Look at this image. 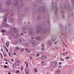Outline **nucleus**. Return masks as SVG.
Segmentation results:
<instances>
[{
    "mask_svg": "<svg viewBox=\"0 0 74 74\" xmlns=\"http://www.w3.org/2000/svg\"><path fill=\"white\" fill-rule=\"evenodd\" d=\"M42 51H44V48H43L42 49Z\"/></svg>",
    "mask_w": 74,
    "mask_h": 74,
    "instance_id": "nucleus-59",
    "label": "nucleus"
},
{
    "mask_svg": "<svg viewBox=\"0 0 74 74\" xmlns=\"http://www.w3.org/2000/svg\"><path fill=\"white\" fill-rule=\"evenodd\" d=\"M29 42L30 44H33L34 45H35V41H32V40H30V41H29Z\"/></svg>",
    "mask_w": 74,
    "mask_h": 74,
    "instance_id": "nucleus-10",
    "label": "nucleus"
},
{
    "mask_svg": "<svg viewBox=\"0 0 74 74\" xmlns=\"http://www.w3.org/2000/svg\"><path fill=\"white\" fill-rule=\"evenodd\" d=\"M34 71L35 72H37V69L36 68H34Z\"/></svg>",
    "mask_w": 74,
    "mask_h": 74,
    "instance_id": "nucleus-23",
    "label": "nucleus"
},
{
    "mask_svg": "<svg viewBox=\"0 0 74 74\" xmlns=\"http://www.w3.org/2000/svg\"><path fill=\"white\" fill-rule=\"evenodd\" d=\"M10 30L13 32H18V31L16 29V28H12L10 29Z\"/></svg>",
    "mask_w": 74,
    "mask_h": 74,
    "instance_id": "nucleus-5",
    "label": "nucleus"
},
{
    "mask_svg": "<svg viewBox=\"0 0 74 74\" xmlns=\"http://www.w3.org/2000/svg\"><path fill=\"white\" fill-rule=\"evenodd\" d=\"M17 16L18 17H19V18H21V17H23V16H22V15L21 14H18L17 15Z\"/></svg>",
    "mask_w": 74,
    "mask_h": 74,
    "instance_id": "nucleus-15",
    "label": "nucleus"
},
{
    "mask_svg": "<svg viewBox=\"0 0 74 74\" xmlns=\"http://www.w3.org/2000/svg\"><path fill=\"white\" fill-rule=\"evenodd\" d=\"M56 73L57 74H59L60 73V71L59 70H58L56 71Z\"/></svg>",
    "mask_w": 74,
    "mask_h": 74,
    "instance_id": "nucleus-18",
    "label": "nucleus"
},
{
    "mask_svg": "<svg viewBox=\"0 0 74 74\" xmlns=\"http://www.w3.org/2000/svg\"><path fill=\"white\" fill-rule=\"evenodd\" d=\"M46 58H47V57H45V56H42L41 58V59H42V60H45V59Z\"/></svg>",
    "mask_w": 74,
    "mask_h": 74,
    "instance_id": "nucleus-11",
    "label": "nucleus"
},
{
    "mask_svg": "<svg viewBox=\"0 0 74 74\" xmlns=\"http://www.w3.org/2000/svg\"><path fill=\"white\" fill-rule=\"evenodd\" d=\"M11 3H12V2L10 1H7L5 3L6 5H10V4H11Z\"/></svg>",
    "mask_w": 74,
    "mask_h": 74,
    "instance_id": "nucleus-9",
    "label": "nucleus"
},
{
    "mask_svg": "<svg viewBox=\"0 0 74 74\" xmlns=\"http://www.w3.org/2000/svg\"><path fill=\"white\" fill-rule=\"evenodd\" d=\"M21 30L23 31L25 30H26V29L25 28H22L21 29Z\"/></svg>",
    "mask_w": 74,
    "mask_h": 74,
    "instance_id": "nucleus-24",
    "label": "nucleus"
},
{
    "mask_svg": "<svg viewBox=\"0 0 74 74\" xmlns=\"http://www.w3.org/2000/svg\"><path fill=\"white\" fill-rule=\"evenodd\" d=\"M57 44V42H54V45H56V44Z\"/></svg>",
    "mask_w": 74,
    "mask_h": 74,
    "instance_id": "nucleus-49",
    "label": "nucleus"
},
{
    "mask_svg": "<svg viewBox=\"0 0 74 74\" xmlns=\"http://www.w3.org/2000/svg\"><path fill=\"white\" fill-rule=\"evenodd\" d=\"M68 26H70V23L69 24Z\"/></svg>",
    "mask_w": 74,
    "mask_h": 74,
    "instance_id": "nucleus-63",
    "label": "nucleus"
},
{
    "mask_svg": "<svg viewBox=\"0 0 74 74\" xmlns=\"http://www.w3.org/2000/svg\"><path fill=\"white\" fill-rule=\"evenodd\" d=\"M12 66L14 68H15L16 66V64L15 63H14L12 65Z\"/></svg>",
    "mask_w": 74,
    "mask_h": 74,
    "instance_id": "nucleus-13",
    "label": "nucleus"
},
{
    "mask_svg": "<svg viewBox=\"0 0 74 74\" xmlns=\"http://www.w3.org/2000/svg\"><path fill=\"white\" fill-rule=\"evenodd\" d=\"M11 35H12V36H14V34L13 33V34H12Z\"/></svg>",
    "mask_w": 74,
    "mask_h": 74,
    "instance_id": "nucleus-62",
    "label": "nucleus"
},
{
    "mask_svg": "<svg viewBox=\"0 0 74 74\" xmlns=\"http://www.w3.org/2000/svg\"><path fill=\"white\" fill-rule=\"evenodd\" d=\"M16 73H19V70H17L16 71Z\"/></svg>",
    "mask_w": 74,
    "mask_h": 74,
    "instance_id": "nucleus-34",
    "label": "nucleus"
},
{
    "mask_svg": "<svg viewBox=\"0 0 74 74\" xmlns=\"http://www.w3.org/2000/svg\"><path fill=\"white\" fill-rule=\"evenodd\" d=\"M41 46H42V48H44V44H41Z\"/></svg>",
    "mask_w": 74,
    "mask_h": 74,
    "instance_id": "nucleus-30",
    "label": "nucleus"
},
{
    "mask_svg": "<svg viewBox=\"0 0 74 74\" xmlns=\"http://www.w3.org/2000/svg\"><path fill=\"white\" fill-rule=\"evenodd\" d=\"M20 61L19 60H18L17 61V65H18V66H19V64H20Z\"/></svg>",
    "mask_w": 74,
    "mask_h": 74,
    "instance_id": "nucleus-14",
    "label": "nucleus"
},
{
    "mask_svg": "<svg viewBox=\"0 0 74 74\" xmlns=\"http://www.w3.org/2000/svg\"><path fill=\"white\" fill-rule=\"evenodd\" d=\"M8 53L9 54V56H10H10H11V54H10V53H10V52H9Z\"/></svg>",
    "mask_w": 74,
    "mask_h": 74,
    "instance_id": "nucleus-28",
    "label": "nucleus"
},
{
    "mask_svg": "<svg viewBox=\"0 0 74 74\" xmlns=\"http://www.w3.org/2000/svg\"><path fill=\"white\" fill-rule=\"evenodd\" d=\"M6 46L7 47L9 46V43L8 42H7L6 43Z\"/></svg>",
    "mask_w": 74,
    "mask_h": 74,
    "instance_id": "nucleus-19",
    "label": "nucleus"
},
{
    "mask_svg": "<svg viewBox=\"0 0 74 74\" xmlns=\"http://www.w3.org/2000/svg\"><path fill=\"white\" fill-rule=\"evenodd\" d=\"M4 67H5V69H6V68H7V66L6 65H4Z\"/></svg>",
    "mask_w": 74,
    "mask_h": 74,
    "instance_id": "nucleus-37",
    "label": "nucleus"
},
{
    "mask_svg": "<svg viewBox=\"0 0 74 74\" xmlns=\"http://www.w3.org/2000/svg\"><path fill=\"white\" fill-rule=\"evenodd\" d=\"M22 52H23V51H24V49L23 48H22L21 49Z\"/></svg>",
    "mask_w": 74,
    "mask_h": 74,
    "instance_id": "nucleus-32",
    "label": "nucleus"
},
{
    "mask_svg": "<svg viewBox=\"0 0 74 74\" xmlns=\"http://www.w3.org/2000/svg\"><path fill=\"white\" fill-rule=\"evenodd\" d=\"M36 1H40V0H36Z\"/></svg>",
    "mask_w": 74,
    "mask_h": 74,
    "instance_id": "nucleus-55",
    "label": "nucleus"
},
{
    "mask_svg": "<svg viewBox=\"0 0 74 74\" xmlns=\"http://www.w3.org/2000/svg\"><path fill=\"white\" fill-rule=\"evenodd\" d=\"M6 50L7 52H8V50L7 49V48H6Z\"/></svg>",
    "mask_w": 74,
    "mask_h": 74,
    "instance_id": "nucleus-41",
    "label": "nucleus"
},
{
    "mask_svg": "<svg viewBox=\"0 0 74 74\" xmlns=\"http://www.w3.org/2000/svg\"><path fill=\"white\" fill-rule=\"evenodd\" d=\"M17 4H18V3L16 2L15 3H14V5H15V6H16V5H17Z\"/></svg>",
    "mask_w": 74,
    "mask_h": 74,
    "instance_id": "nucleus-27",
    "label": "nucleus"
},
{
    "mask_svg": "<svg viewBox=\"0 0 74 74\" xmlns=\"http://www.w3.org/2000/svg\"><path fill=\"white\" fill-rule=\"evenodd\" d=\"M23 32L24 33H25V34H26V32L25 31H23Z\"/></svg>",
    "mask_w": 74,
    "mask_h": 74,
    "instance_id": "nucleus-43",
    "label": "nucleus"
},
{
    "mask_svg": "<svg viewBox=\"0 0 74 74\" xmlns=\"http://www.w3.org/2000/svg\"><path fill=\"white\" fill-rule=\"evenodd\" d=\"M62 18H64V16H62Z\"/></svg>",
    "mask_w": 74,
    "mask_h": 74,
    "instance_id": "nucleus-56",
    "label": "nucleus"
},
{
    "mask_svg": "<svg viewBox=\"0 0 74 74\" xmlns=\"http://www.w3.org/2000/svg\"><path fill=\"white\" fill-rule=\"evenodd\" d=\"M66 58L67 59H70V58H69V57H66Z\"/></svg>",
    "mask_w": 74,
    "mask_h": 74,
    "instance_id": "nucleus-36",
    "label": "nucleus"
},
{
    "mask_svg": "<svg viewBox=\"0 0 74 74\" xmlns=\"http://www.w3.org/2000/svg\"><path fill=\"white\" fill-rule=\"evenodd\" d=\"M8 74H11V73H10V72H8Z\"/></svg>",
    "mask_w": 74,
    "mask_h": 74,
    "instance_id": "nucleus-60",
    "label": "nucleus"
},
{
    "mask_svg": "<svg viewBox=\"0 0 74 74\" xmlns=\"http://www.w3.org/2000/svg\"><path fill=\"white\" fill-rule=\"evenodd\" d=\"M13 55H16V53H14Z\"/></svg>",
    "mask_w": 74,
    "mask_h": 74,
    "instance_id": "nucleus-38",
    "label": "nucleus"
},
{
    "mask_svg": "<svg viewBox=\"0 0 74 74\" xmlns=\"http://www.w3.org/2000/svg\"><path fill=\"white\" fill-rule=\"evenodd\" d=\"M3 55L4 56V57H5V56H7V54H3Z\"/></svg>",
    "mask_w": 74,
    "mask_h": 74,
    "instance_id": "nucleus-40",
    "label": "nucleus"
},
{
    "mask_svg": "<svg viewBox=\"0 0 74 74\" xmlns=\"http://www.w3.org/2000/svg\"><path fill=\"white\" fill-rule=\"evenodd\" d=\"M52 41L53 42H55V40L54 39H52Z\"/></svg>",
    "mask_w": 74,
    "mask_h": 74,
    "instance_id": "nucleus-39",
    "label": "nucleus"
},
{
    "mask_svg": "<svg viewBox=\"0 0 74 74\" xmlns=\"http://www.w3.org/2000/svg\"><path fill=\"white\" fill-rule=\"evenodd\" d=\"M5 64H8V62H5Z\"/></svg>",
    "mask_w": 74,
    "mask_h": 74,
    "instance_id": "nucleus-53",
    "label": "nucleus"
},
{
    "mask_svg": "<svg viewBox=\"0 0 74 74\" xmlns=\"http://www.w3.org/2000/svg\"><path fill=\"white\" fill-rule=\"evenodd\" d=\"M8 17V14H6L3 16V19H4L3 22H6L7 20V18Z\"/></svg>",
    "mask_w": 74,
    "mask_h": 74,
    "instance_id": "nucleus-2",
    "label": "nucleus"
},
{
    "mask_svg": "<svg viewBox=\"0 0 74 74\" xmlns=\"http://www.w3.org/2000/svg\"><path fill=\"white\" fill-rule=\"evenodd\" d=\"M35 39L38 41H41L42 40V38L40 37H37Z\"/></svg>",
    "mask_w": 74,
    "mask_h": 74,
    "instance_id": "nucleus-8",
    "label": "nucleus"
},
{
    "mask_svg": "<svg viewBox=\"0 0 74 74\" xmlns=\"http://www.w3.org/2000/svg\"><path fill=\"white\" fill-rule=\"evenodd\" d=\"M25 73L26 74H28L29 73V72L28 71H25Z\"/></svg>",
    "mask_w": 74,
    "mask_h": 74,
    "instance_id": "nucleus-26",
    "label": "nucleus"
},
{
    "mask_svg": "<svg viewBox=\"0 0 74 74\" xmlns=\"http://www.w3.org/2000/svg\"><path fill=\"white\" fill-rule=\"evenodd\" d=\"M65 54H67V52H65Z\"/></svg>",
    "mask_w": 74,
    "mask_h": 74,
    "instance_id": "nucleus-64",
    "label": "nucleus"
},
{
    "mask_svg": "<svg viewBox=\"0 0 74 74\" xmlns=\"http://www.w3.org/2000/svg\"><path fill=\"white\" fill-rule=\"evenodd\" d=\"M21 7H22V6H21V5H20L18 6L17 8H18V9H19V8H21Z\"/></svg>",
    "mask_w": 74,
    "mask_h": 74,
    "instance_id": "nucleus-25",
    "label": "nucleus"
},
{
    "mask_svg": "<svg viewBox=\"0 0 74 74\" xmlns=\"http://www.w3.org/2000/svg\"><path fill=\"white\" fill-rule=\"evenodd\" d=\"M20 34L21 35H23V33H22V32H21L20 33Z\"/></svg>",
    "mask_w": 74,
    "mask_h": 74,
    "instance_id": "nucleus-42",
    "label": "nucleus"
},
{
    "mask_svg": "<svg viewBox=\"0 0 74 74\" xmlns=\"http://www.w3.org/2000/svg\"><path fill=\"white\" fill-rule=\"evenodd\" d=\"M28 53H30V51H28Z\"/></svg>",
    "mask_w": 74,
    "mask_h": 74,
    "instance_id": "nucleus-61",
    "label": "nucleus"
},
{
    "mask_svg": "<svg viewBox=\"0 0 74 74\" xmlns=\"http://www.w3.org/2000/svg\"><path fill=\"white\" fill-rule=\"evenodd\" d=\"M1 51H3V49H1Z\"/></svg>",
    "mask_w": 74,
    "mask_h": 74,
    "instance_id": "nucleus-57",
    "label": "nucleus"
},
{
    "mask_svg": "<svg viewBox=\"0 0 74 74\" xmlns=\"http://www.w3.org/2000/svg\"><path fill=\"white\" fill-rule=\"evenodd\" d=\"M40 30L38 28L36 30V33H40Z\"/></svg>",
    "mask_w": 74,
    "mask_h": 74,
    "instance_id": "nucleus-17",
    "label": "nucleus"
},
{
    "mask_svg": "<svg viewBox=\"0 0 74 74\" xmlns=\"http://www.w3.org/2000/svg\"><path fill=\"white\" fill-rule=\"evenodd\" d=\"M59 64H62V62H59Z\"/></svg>",
    "mask_w": 74,
    "mask_h": 74,
    "instance_id": "nucleus-51",
    "label": "nucleus"
},
{
    "mask_svg": "<svg viewBox=\"0 0 74 74\" xmlns=\"http://www.w3.org/2000/svg\"><path fill=\"white\" fill-rule=\"evenodd\" d=\"M30 60H32V57H30Z\"/></svg>",
    "mask_w": 74,
    "mask_h": 74,
    "instance_id": "nucleus-58",
    "label": "nucleus"
},
{
    "mask_svg": "<svg viewBox=\"0 0 74 74\" xmlns=\"http://www.w3.org/2000/svg\"><path fill=\"white\" fill-rule=\"evenodd\" d=\"M1 58H3V55H2V53H1Z\"/></svg>",
    "mask_w": 74,
    "mask_h": 74,
    "instance_id": "nucleus-45",
    "label": "nucleus"
},
{
    "mask_svg": "<svg viewBox=\"0 0 74 74\" xmlns=\"http://www.w3.org/2000/svg\"><path fill=\"white\" fill-rule=\"evenodd\" d=\"M25 50L26 51H29V50L27 48H25Z\"/></svg>",
    "mask_w": 74,
    "mask_h": 74,
    "instance_id": "nucleus-46",
    "label": "nucleus"
},
{
    "mask_svg": "<svg viewBox=\"0 0 74 74\" xmlns=\"http://www.w3.org/2000/svg\"><path fill=\"white\" fill-rule=\"evenodd\" d=\"M4 61H5V62H6V61H7V59H4Z\"/></svg>",
    "mask_w": 74,
    "mask_h": 74,
    "instance_id": "nucleus-48",
    "label": "nucleus"
},
{
    "mask_svg": "<svg viewBox=\"0 0 74 74\" xmlns=\"http://www.w3.org/2000/svg\"><path fill=\"white\" fill-rule=\"evenodd\" d=\"M42 65H43V66H45V63H44Z\"/></svg>",
    "mask_w": 74,
    "mask_h": 74,
    "instance_id": "nucleus-44",
    "label": "nucleus"
},
{
    "mask_svg": "<svg viewBox=\"0 0 74 74\" xmlns=\"http://www.w3.org/2000/svg\"><path fill=\"white\" fill-rule=\"evenodd\" d=\"M25 27L26 28H28V27H28V26H25Z\"/></svg>",
    "mask_w": 74,
    "mask_h": 74,
    "instance_id": "nucleus-47",
    "label": "nucleus"
},
{
    "mask_svg": "<svg viewBox=\"0 0 74 74\" xmlns=\"http://www.w3.org/2000/svg\"><path fill=\"white\" fill-rule=\"evenodd\" d=\"M30 35H34V32H31L30 33Z\"/></svg>",
    "mask_w": 74,
    "mask_h": 74,
    "instance_id": "nucleus-20",
    "label": "nucleus"
},
{
    "mask_svg": "<svg viewBox=\"0 0 74 74\" xmlns=\"http://www.w3.org/2000/svg\"><path fill=\"white\" fill-rule=\"evenodd\" d=\"M1 31L2 33H5V29L1 30Z\"/></svg>",
    "mask_w": 74,
    "mask_h": 74,
    "instance_id": "nucleus-21",
    "label": "nucleus"
},
{
    "mask_svg": "<svg viewBox=\"0 0 74 74\" xmlns=\"http://www.w3.org/2000/svg\"><path fill=\"white\" fill-rule=\"evenodd\" d=\"M48 45L49 46H51L52 45V42L51 41H50L48 42Z\"/></svg>",
    "mask_w": 74,
    "mask_h": 74,
    "instance_id": "nucleus-16",
    "label": "nucleus"
},
{
    "mask_svg": "<svg viewBox=\"0 0 74 74\" xmlns=\"http://www.w3.org/2000/svg\"><path fill=\"white\" fill-rule=\"evenodd\" d=\"M31 38L32 39V40H33V39H34V37H32Z\"/></svg>",
    "mask_w": 74,
    "mask_h": 74,
    "instance_id": "nucleus-54",
    "label": "nucleus"
},
{
    "mask_svg": "<svg viewBox=\"0 0 74 74\" xmlns=\"http://www.w3.org/2000/svg\"><path fill=\"white\" fill-rule=\"evenodd\" d=\"M52 64L55 67H56L58 66V62H54L52 63Z\"/></svg>",
    "mask_w": 74,
    "mask_h": 74,
    "instance_id": "nucleus-4",
    "label": "nucleus"
},
{
    "mask_svg": "<svg viewBox=\"0 0 74 74\" xmlns=\"http://www.w3.org/2000/svg\"><path fill=\"white\" fill-rule=\"evenodd\" d=\"M1 27H11V25H9L7 23H3L1 24Z\"/></svg>",
    "mask_w": 74,
    "mask_h": 74,
    "instance_id": "nucleus-1",
    "label": "nucleus"
},
{
    "mask_svg": "<svg viewBox=\"0 0 74 74\" xmlns=\"http://www.w3.org/2000/svg\"><path fill=\"white\" fill-rule=\"evenodd\" d=\"M14 21L15 20H14V19L12 18H11L10 21V20H9V22H14Z\"/></svg>",
    "mask_w": 74,
    "mask_h": 74,
    "instance_id": "nucleus-12",
    "label": "nucleus"
},
{
    "mask_svg": "<svg viewBox=\"0 0 74 74\" xmlns=\"http://www.w3.org/2000/svg\"><path fill=\"white\" fill-rule=\"evenodd\" d=\"M29 44H27L26 45V47H29Z\"/></svg>",
    "mask_w": 74,
    "mask_h": 74,
    "instance_id": "nucleus-29",
    "label": "nucleus"
},
{
    "mask_svg": "<svg viewBox=\"0 0 74 74\" xmlns=\"http://www.w3.org/2000/svg\"><path fill=\"white\" fill-rule=\"evenodd\" d=\"M11 60H12V62H14V59H12Z\"/></svg>",
    "mask_w": 74,
    "mask_h": 74,
    "instance_id": "nucleus-50",
    "label": "nucleus"
},
{
    "mask_svg": "<svg viewBox=\"0 0 74 74\" xmlns=\"http://www.w3.org/2000/svg\"><path fill=\"white\" fill-rule=\"evenodd\" d=\"M37 56H40V54L39 53H37L36 54Z\"/></svg>",
    "mask_w": 74,
    "mask_h": 74,
    "instance_id": "nucleus-31",
    "label": "nucleus"
},
{
    "mask_svg": "<svg viewBox=\"0 0 74 74\" xmlns=\"http://www.w3.org/2000/svg\"><path fill=\"white\" fill-rule=\"evenodd\" d=\"M28 65H29V64L28 63H27L26 66V67H28Z\"/></svg>",
    "mask_w": 74,
    "mask_h": 74,
    "instance_id": "nucleus-33",
    "label": "nucleus"
},
{
    "mask_svg": "<svg viewBox=\"0 0 74 74\" xmlns=\"http://www.w3.org/2000/svg\"><path fill=\"white\" fill-rule=\"evenodd\" d=\"M1 7H2V6L1 5V3H0V12H7V11H8V10H4L2 9Z\"/></svg>",
    "mask_w": 74,
    "mask_h": 74,
    "instance_id": "nucleus-3",
    "label": "nucleus"
},
{
    "mask_svg": "<svg viewBox=\"0 0 74 74\" xmlns=\"http://www.w3.org/2000/svg\"><path fill=\"white\" fill-rule=\"evenodd\" d=\"M55 49H58V47H56Z\"/></svg>",
    "mask_w": 74,
    "mask_h": 74,
    "instance_id": "nucleus-52",
    "label": "nucleus"
},
{
    "mask_svg": "<svg viewBox=\"0 0 74 74\" xmlns=\"http://www.w3.org/2000/svg\"><path fill=\"white\" fill-rule=\"evenodd\" d=\"M16 49H19V48L18 47H16Z\"/></svg>",
    "mask_w": 74,
    "mask_h": 74,
    "instance_id": "nucleus-35",
    "label": "nucleus"
},
{
    "mask_svg": "<svg viewBox=\"0 0 74 74\" xmlns=\"http://www.w3.org/2000/svg\"><path fill=\"white\" fill-rule=\"evenodd\" d=\"M22 36L21 34H16V36H15V38H20V37H21Z\"/></svg>",
    "mask_w": 74,
    "mask_h": 74,
    "instance_id": "nucleus-7",
    "label": "nucleus"
},
{
    "mask_svg": "<svg viewBox=\"0 0 74 74\" xmlns=\"http://www.w3.org/2000/svg\"><path fill=\"white\" fill-rule=\"evenodd\" d=\"M19 41L20 43H23V42H24L25 41V40L23 38H21L19 39Z\"/></svg>",
    "mask_w": 74,
    "mask_h": 74,
    "instance_id": "nucleus-6",
    "label": "nucleus"
},
{
    "mask_svg": "<svg viewBox=\"0 0 74 74\" xmlns=\"http://www.w3.org/2000/svg\"><path fill=\"white\" fill-rule=\"evenodd\" d=\"M60 60L61 61H62V62H64V59H63V58H61L60 59Z\"/></svg>",
    "mask_w": 74,
    "mask_h": 74,
    "instance_id": "nucleus-22",
    "label": "nucleus"
}]
</instances>
